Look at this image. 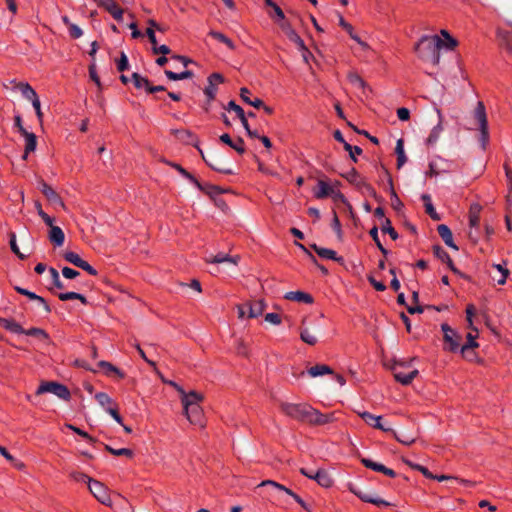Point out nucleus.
Instances as JSON below:
<instances>
[{"label":"nucleus","mask_w":512,"mask_h":512,"mask_svg":"<svg viewBox=\"0 0 512 512\" xmlns=\"http://www.w3.org/2000/svg\"><path fill=\"white\" fill-rule=\"evenodd\" d=\"M313 480H315L320 486L324 488H329L333 485V479L325 470H318L313 475Z\"/></svg>","instance_id":"c756f323"},{"label":"nucleus","mask_w":512,"mask_h":512,"mask_svg":"<svg viewBox=\"0 0 512 512\" xmlns=\"http://www.w3.org/2000/svg\"><path fill=\"white\" fill-rule=\"evenodd\" d=\"M132 81H133L134 86L137 89H141V88H145L146 90L148 89L149 80L146 77H143L136 72L132 74Z\"/></svg>","instance_id":"864d4df0"},{"label":"nucleus","mask_w":512,"mask_h":512,"mask_svg":"<svg viewBox=\"0 0 512 512\" xmlns=\"http://www.w3.org/2000/svg\"><path fill=\"white\" fill-rule=\"evenodd\" d=\"M25 139V149L23 154V159L26 160L28 157V154L31 152H34L37 146V138L36 135L32 132H25L22 135Z\"/></svg>","instance_id":"a878e982"},{"label":"nucleus","mask_w":512,"mask_h":512,"mask_svg":"<svg viewBox=\"0 0 512 512\" xmlns=\"http://www.w3.org/2000/svg\"><path fill=\"white\" fill-rule=\"evenodd\" d=\"M369 235L371 236V238L373 239V241L375 242L376 246L378 247V249L381 251V253L386 256L388 254V250L382 245L380 239H379V236H378V227L377 226H373L370 231H369Z\"/></svg>","instance_id":"49530a36"},{"label":"nucleus","mask_w":512,"mask_h":512,"mask_svg":"<svg viewBox=\"0 0 512 512\" xmlns=\"http://www.w3.org/2000/svg\"><path fill=\"white\" fill-rule=\"evenodd\" d=\"M116 64H117V69L120 72H123L129 68L128 57L124 52L120 53V58L117 60Z\"/></svg>","instance_id":"69168bd1"},{"label":"nucleus","mask_w":512,"mask_h":512,"mask_svg":"<svg viewBox=\"0 0 512 512\" xmlns=\"http://www.w3.org/2000/svg\"><path fill=\"white\" fill-rule=\"evenodd\" d=\"M432 249H433V254L438 259H440L442 262L446 263V261H450L449 254L440 245H434Z\"/></svg>","instance_id":"052dcab7"},{"label":"nucleus","mask_w":512,"mask_h":512,"mask_svg":"<svg viewBox=\"0 0 512 512\" xmlns=\"http://www.w3.org/2000/svg\"><path fill=\"white\" fill-rule=\"evenodd\" d=\"M14 289L19 294L27 296L30 300H35V301L39 302L43 306V308L46 311V313H50L51 312V308H50L49 304L47 303V301L43 297L35 294L34 292H31V291L25 289V288L19 287V286H15Z\"/></svg>","instance_id":"412c9836"},{"label":"nucleus","mask_w":512,"mask_h":512,"mask_svg":"<svg viewBox=\"0 0 512 512\" xmlns=\"http://www.w3.org/2000/svg\"><path fill=\"white\" fill-rule=\"evenodd\" d=\"M62 22L67 26L71 38L78 39L83 35L82 29L78 25L72 23L68 16H62Z\"/></svg>","instance_id":"2f4dec72"},{"label":"nucleus","mask_w":512,"mask_h":512,"mask_svg":"<svg viewBox=\"0 0 512 512\" xmlns=\"http://www.w3.org/2000/svg\"><path fill=\"white\" fill-rule=\"evenodd\" d=\"M300 339L310 346H314L318 342L316 335H314L307 327L300 329Z\"/></svg>","instance_id":"f704fd0d"},{"label":"nucleus","mask_w":512,"mask_h":512,"mask_svg":"<svg viewBox=\"0 0 512 512\" xmlns=\"http://www.w3.org/2000/svg\"><path fill=\"white\" fill-rule=\"evenodd\" d=\"M441 330L444 334V341L449 344V350L452 352L457 351L460 347L461 336L447 323H443L441 325Z\"/></svg>","instance_id":"1a4fd4ad"},{"label":"nucleus","mask_w":512,"mask_h":512,"mask_svg":"<svg viewBox=\"0 0 512 512\" xmlns=\"http://www.w3.org/2000/svg\"><path fill=\"white\" fill-rule=\"evenodd\" d=\"M441 35L444 37V48L452 50L454 47H456L457 41L446 30H441Z\"/></svg>","instance_id":"13d9d810"},{"label":"nucleus","mask_w":512,"mask_h":512,"mask_svg":"<svg viewBox=\"0 0 512 512\" xmlns=\"http://www.w3.org/2000/svg\"><path fill=\"white\" fill-rule=\"evenodd\" d=\"M280 410L286 416L311 425H325L334 421L333 414H324L306 403L281 402Z\"/></svg>","instance_id":"f257e3e1"},{"label":"nucleus","mask_w":512,"mask_h":512,"mask_svg":"<svg viewBox=\"0 0 512 512\" xmlns=\"http://www.w3.org/2000/svg\"><path fill=\"white\" fill-rule=\"evenodd\" d=\"M209 36H211L215 40L225 44L230 50L235 49L234 42L230 38H228L225 34L218 32V31L211 30L209 32Z\"/></svg>","instance_id":"c9c22d12"},{"label":"nucleus","mask_w":512,"mask_h":512,"mask_svg":"<svg viewBox=\"0 0 512 512\" xmlns=\"http://www.w3.org/2000/svg\"><path fill=\"white\" fill-rule=\"evenodd\" d=\"M58 298L61 301H68V300H80L82 304H87V299L84 295L77 293V292H62L58 294Z\"/></svg>","instance_id":"a19ab883"},{"label":"nucleus","mask_w":512,"mask_h":512,"mask_svg":"<svg viewBox=\"0 0 512 512\" xmlns=\"http://www.w3.org/2000/svg\"><path fill=\"white\" fill-rule=\"evenodd\" d=\"M168 165L173 167L175 170H177L183 177L188 179L191 183H193L196 187H200V182L197 180L196 177H194L190 172H188L186 169H184L180 164L172 163V162H166Z\"/></svg>","instance_id":"72a5a7b5"},{"label":"nucleus","mask_w":512,"mask_h":512,"mask_svg":"<svg viewBox=\"0 0 512 512\" xmlns=\"http://www.w3.org/2000/svg\"><path fill=\"white\" fill-rule=\"evenodd\" d=\"M437 114H438L439 122L431 130L429 136L426 139V144L428 146L435 145L436 142L438 141L439 137H440L441 132L443 131V126H442V118H443V116H442V113H441V111L439 109H437Z\"/></svg>","instance_id":"b1692460"},{"label":"nucleus","mask_w":512,"mask_h":512,"mask_svg":"<svg viewBox=\"0 0 512 512\" xmlns=\"http://www.w3.org/2000/svg\"><path fill=\"white\" fill-rule=\"evenodd\" d=\"M165 75L169 80L178 81L183 79H188L193 77V72L190 70H185L180 73L173 72L171 70H165Z\"/></svg>","instance_id":"58836bf2"},{"label":"nucleus","mask_w":512,"mask_h":512,"mask_svg":"<svg viewBox=\"0 0 512 512\" xmlns=\"http://www.w3.org/2000/svg\"><path fill=\"white\" fill-rule=\"evenodd\" d=\"M416 358H410L408 360H395L391 366L393 376L395 380L402 385H409L418 376L419 371L416 368H412V362Z\"/></svg>","instance_id":"20e7f679"},{"label":"nucleus","mask_w":512,"mask_h":512,"mask_svg":"<svg viewBox=\"0 0 512 512\" xmlns=\"http://www.w3.org/2000/svg\"><path fill=\"white\" fill-rule=\"evenodd\" d=\"M9 244L12 252L16 254L19 259L24 260L26 258V255L20 252L16 242V234L14 232L9 233Z\"/></svg>","instance_id":"5fc2aeb1"},{"label":"nucleus","mask_w":512,"mask_h":512,"mask_svg":"<svg viewBox=\"0 0 512 512\" xmlns=\"http://www.w3.org/2000/svg\"><path fill=\"white\" fill-rule=\"evenodd\" d=\"M39 189L49 202L65 209V204H64L62 198L60 197V195L50 185H48L45 181L42 180L39 183Z\"/></svg>","instance_id":"9b49d317"},{"label":"nucleus","mask_w":512,"mask_h":512,"mask_svg":"<svg viewBox=\"0 0 512 512\" xmlns=\"http://www.w3.org/2000/svg\"><path fill=\"white\" fill-rule=\"evenodd\" d=\"M266 308L264 300L259 299L253 302H247V310L249 318H257L263 314Z\"/></svg>","instance_id":"5701e85b"},{"label":"nucleus","mask_w":512,"mask_h":512,"mask_svg":"<svg viewBox=\"0 0 512 512\" xmlns=\"http://www.w3.org/2000/svg\"><path fill=\"white\" fill-rule=\"evenodd\" d=\"M48 238L50 242L57 247L62 246L65 241L64 232L59 226H52V228H50Z\"/></svg>","instance_id":"bb28decb"},{"label":"nucleus","mask_w":512,"mask_h":512,"mask_svg":"<svg viewBox=\"0 0 512 512\" xmlns=\"http://www.w3.org/2000/svg\"><path fill=\"white\" fill-rule=\"evenodd\" d=\"M307 373L310 377H318V376H323V375H332L334 374V371L333 369L326 365V364H316L315 366H312L310 367L308 370H307Z\"/></svg>","instance_id":"c85d7f7f"},{"label":"nucleus","mask_w":512,"mask_h":512,"mask_svg":"<svg viewBox=\"0 0 512 512\" xmlns=\"http://www.w3.org/2000/svg\"><path fill=\"white\" fill-rule=\"evenodd\" d=\"M16 89H18L24 98L31 101L33 108L35 109L37 119L39 122L43 121V113L41 110V103L36 91L31 87V85L27 82H19L16 84Z\"/></svg>","instance_id":"0eeeda50"},{"label":"nucleus","mask_w":512,"mask_h":512,"mask_svg":"<svg viewBox=\"0 0 512 512\" xmlns=\"http://www.w3.org/2000/svg\"><path fill=\"white\" fill-rule=\"evenodd\" d=\"M284 298L286 300L296 301V302H301V303H306V304H312L314 302L313 297L309 293H306L303 291L287 292L284 295Z\"/></svg>","instance_id":"aec40b11"},{"label":"nucleus","mask_w":512,"mask_h":512,"mask_svg":"<svg viewBox=\"0 0 512 512\" xmlns=\"http://www.w3.org/2000/svg\"><path fill=\"white\" fill-rule=\"evenodd\" d=\"M352 492L363 502L371 503L373 505H376L378 507H389L392 506V504L379 496H373L367 493H364L362 491H355L352 490Z\"/></svg>","instance_id":"dca6fc26"},{"label":"nucleus","mask_w":512,"mask_h":512,"mask_svg":"<svg viewBox=\"0 0 512 512\" xmlns=\"http://www.w3.org/2000/svg\"><path fill=\"white\" fill-rule=\"evenodd\" d=\"M25 335L33 336V337H39L44 341H47L49 339L48 334L41 328L32 327L30 329H24Z\"/></svg>","instance_id":"6e6d98bb"},{"label":"nucleus","mask_w":512,"mask_h":512,"mask_svg":"<svg viewBox=\"0 0 512 512\" xmlns=\"http://www.w3.org/2000/svg\"><path fill=\"white\" fill-rule=\"evenodd\" d=\"M246 94H250V90L246 87H242L240 89V97L245 103L255 108H262V106H264V102L260 98H255L254 100H251L250 98H246Z\"/></svg>","instance_id":"e433bc0d"},{"label":"nucleus","mask_w":512,"mask_h":512,"mask_svg":"<svg viewBox=\"0 0 512 512\" xmlns=\"http://www.w3.org/2000/svg\"><path fill=\"white\" fill-rule=\"evenodd\" d=\"M204 94L208 98V103H211L215 99L216 94H217V87H216V85L208 83V85L204 89Z\"/></svg>","instance_id":"774afa93"},{"label":"nucleus","mask_w":512,"mask_h":512,"mask_svg":"<svg viewBox=\"0 0 512 512\" xmlns=\"http://www.w3.org/2000/svg\"><path fill=\"white\" fill-rule=\"evenodd\" d=\"M473 117L479 126V131H480L479 141L481 143L482 148L485 149L489 142V128H488L486 108L482 101L477 102V105L474 109Z\"/></svg>","instance_id":"39448f33"},{"label":"nucleus","mask_w":512,"mask_h":512,"mask_svg":"<svg viewBox=\"0 0 512 512\" xmlns=\"http://www.w3.org/2000/svg\"><path fill=\"white\" fill-rule=\"evenodd\" d=\"M492 267L501 273V277L497 279V283L499 285H504L509 275V270L506 268V262L504 261L503 264H493Z\"/></svg>","instance_id":"3c124183"},{"label":"nucleus","mask_w":512,"mask_h":512,"mask_svg":"<svg viewBox=\"0 0 512 512\" xmlns=\"http://www.w3.org/2000/svg\"><path fill=\"white\" fill-rule=\"evenodd\" d=\"M381 231L389 234L392 240H397L399 237L397 231L392 227L391 221L388 218H384L381 224Z\"/></svg>","instance_id":"37998d69"},{"label":"nucleus","mask_w":512,"mask_h":512,"mask_svg":"<svg viewBox=\"0 0 512 512\" xmlns=\"http://www.w3.org/2000/svg\"><path fill=\"white\" fill-rule=\"evenodd\" d=\"M437 232L448 247H450L454 250H458V246L453 241L452 232L447 225H445V224L438 225Z\"/></svg>","instance_id":"6ab92c4d"},{"label":"nucleus","mask_w":512,"mask_h":512,"mask_svg":"<svg viewBox=\"0 0 512 512\" xmlns=\"http://www.w3.org/2000/svg\"><path fill=\"white\" fill-rule=\"evenodd\" d=\"M442 48L443 39L438 35H423L415 45V52L422 61L438 65Z\"/></svg>","instance_id":"f03ea898"},{"label":"nucleus","mask_w":512,"mask_h":512,"mask_svg":"<svg viewBox=\"0 0 512 512\" xmlns=\"http://www.w3.org/2000/svg\"><path fill=\"white\" fill-rule=\"evenodd\" d=\"M349 82L354 85L357 88L365 89L366 88V82L364 79L358 75L357 73L350 72L347 76Z\"/></svg>","instance_id":"603ef678"},{"label":"nucleus","mask_w":512,"mask_h":512,"mask_svg":"<svg viewBox=\"0 0 512 512\" xmlns=\"http://www.w3.org/2000/svg\"><path fill=\"white\" fill-rule=\"evenodd\" d=\"M175 137L179 140L190 143V140H196V136L187 129H178L173 131Z\"/></svg>","instance_id":"c03bdc74"},{"label":"nucleus","mask_w":512,"mask_h":512,"mask_svg":"<svg viewBox=\"0 0 512 512\" xmlns=\"http://www.w3.org/2000/svg\"><path fill=\"white\" fill-rule=\"evenodd\" d=\"M278 25L281 28V30L285 33L287 38L291 42H293L297 45L299 50L307 52V47L305 46L304 41L297 34V32L292 28L291 24L288 21L283 20V21L279 22Z\"/></svg>","instance_id":"9d476101"},{"label":"nucleus","mask_w":512,"mask_h":512,"mask_svg":"<svg viewBox=\"0 0 512 512\" xmlns=\"http://www.w3.org/2000/svg\"><path fill=\"white\" fill-rule=\"evenodd\" d=\"M220 141L234 149L240 155L244 154L246 151L244 141L240 137L233 140L228 133H224L220 136Z\"/></svg>","instance_id":"f3484780"},{"label":"nucleus","mask_w":512,"mask_h":512,"mask_svg":"<svg viewBox=\"0 0 512 512\" xmlns=\"http://www.w3.org/2000/svg\"><path fill=\"white\" fill-rule=\"evenodd\" d=\"M228 111H233L236 113L237 117L242 120L246 117L244 110L242 107H240L238 104L235 103V101L231 100L228 102L227 106L225 107Z\"/></svg>","instance_id":"bf43d9fd"},{"label":"nucleus","mask_w":512,"mask_h":512,"mask_svg":"<svg viewBox=\"0 0 512 512\" xmlns=\"http://www.w3.org/2000/svg\"><path fill=\"white\" fill-rule=\"evenodd\" d=\"M481 205L478 203H473L469 209V225L470 227H478L480 223V212Z\"/></svg>","instance_id":"7c9ffc66"},{"label":"nucleus","mask_w":512,"mask_h":512,"mask_svg":"<svg viewBox=\"0 0 512 512\" xmlns=\"http://www.w3.org/2000/svg\"><path fill=\"white\" fill-rule=\"evenodd\" d=\"M474 333L472 332H469L466 336V343L461 347V352L464 354L465 351H467L468 349H474V348H477L479 346V344L477 343L476 339L478 337V329L473 327L471 328Z\"/></svg>","instance_id":"473e14b6"},{"label":"nucleus","mask_w":512,"mask_h":512,"mask_svg":"<svg viewBox=\"0 0 512 512\" xmlns=\"http://www.w3.org/2000/svg\"><path fill=\"white\" fill-rule=\"evenodd\" d=\"M105 449L114 456H126L128 458H132L134 455L133 451L129 448L114 449L109 445H105Z\"/></svg>","instance_id":"09e8293b"},{"label":"nucleus","mask_w":512,"mask_h":512,"mask_svg":"<svg viewBox=\"0 0 512 512\" xmlns=\"http://www.w3.org/2000/svg\"><path fill=\"white\" fill-rule=\"evenodd\" d=\"M358 414L365 421V423L368 424L369 426L376 428V429H380L385 432L392 431L391 428L385 427L384 425H382V423H381L382 417L381 416H376V415H373L370 412H366V411L358 413Z\"/></svg>","instance_id":"2eb2a0df"},{"label":"nucleus","mask_w":512,"mask_h":512,"mask_svg":"<svg viewBox=\"0 0 512 512\" xmlns=\"http://www.w3.org/2000/svg\"><path fill=\"white\" fill-rule=\"evenodd\" d=\"M259 486H272L280 491H283L285 492L286 494H288L289 496H291L298 504H300L303 508L306 509V504L305 502L303 501V499L297 495L296 493H294L291 489L285 487L284 485L276 482V481H273V480H264L262 481Z\"/></svg>","instance_id":"4468645a"},{"label":"nucleus","mask_w":512,"mask_h":512,"mask_svg":"<svg viewBox=\"0 0 512 512\" xmlns=\"http://www.w3.org/2000/svg\"><path fill=\"white\" fill-rule=\"evenodd\" d=\"M95 399L105 409L107 407H111L110 405L114 403L113 399L107 393H105V392H98V393H96Z\"/></svg>","instance_id":"4d7b16f0"},{"label":"nucleus","mask_w":512,"mask_h":512,"mask_svg":"<svg viewBox=\"0 0 512 512\" xmlns=\"http://www.w3.org/2000/svg\"><path fill=\"white\" fill-rule=\"evenodd\" d=\"M395 153L397 155V168H401L407 161L405 152H404V144L403 140L399 139L396 143Z\"/></svg>","instance_id":"4c0bfd02"},{"label":"nucleus","mask_w":512,"mask_h":512,"mask_svg":"<svg viewBox=\"0 0 512 512\" xmlns=\"http://www.w3.org/2000/svg\"><path fill=\"white\" fill-rule=\"evenodd\" d=\"M88 488L90 492L93 494V496L102 504L106 506H111L112 501L111 497L108 493L107 487L104 486L103 483L94 480L89 479V485Z\"/></svg>","instance_id":"6e6552de"},{"label":"nucleus","mask_w":512,"mask_h":512,"mask_svg":"<svg viewBox=\"0 0 512 512\" xmlns=\"http://www.w3.org/2000/svg\"><path fill=\"white\" fill-rule=\"evenodd\" d=\"M203 401V395L196 391L188 392V395L182 400L184 414L188 421L193 425L204 426V414L200 403Z\"/></svg>","instance_id":"7ed1b4c3"},{"label":"nucleus","mask_w":512,"mask_h":512,"mask_svg":"<svg viewBox=\"0 0 512 512\" xmlns=\"http://www.w3.org/2000/svg\"><path fill=\"white\" fill-rule=\"evenodd\" d=\"M342 177H344L352 185H355L357 188H364L368 192L374 193L373 187L360 176L355 168H352L346 174H342Z\"/></svg>","instance_id":"f8f14e48"},{"label":"nucleus","mask_w":512,"mask_h":512,"mask_svg":"<svg viewBox=\"0 0 512 512\" xmlns=\"http://www.w3.org/2000/svg\"><path fill=\"white\" fill-rule=\"evenodd\" d=\"M361 463L364 465V467L376 472L382 473V471L385 469V465L375 462L368 458H361Z\"/></svg>","instance_id":"8fccbe9b"},{"label":"nucleus","mask_w":512,"mask_h":512,"mask_svg":"<svg viewBox=\"0 0 512 512\" xmlns=\"http://www.w3.org/2000/svg\"><path fill=\"white\" fill-rule=\"evenodd\" d=\"M44 393H52L56 395L58 398L62 400H69L71 397L70 391L67 386L55 382V381H46L42 382L36 390V394H44Z\"/></svg>","instance_id":"423d86ee"},{"label":"nucleus","mask_w":512,"mask_h":512,"mask_svg":"<svg viewBox=\"0 0 512 512\" xmlns=\"http://www.w3.org/2000/svg\"><path fill=\"white\" fill-rule=\"evenodd\" d=\"M197 188L209 196H215V195H219L222 193V190L220 187H218L216 185H212V184L200 183V187H197Z\"/></svg>","instance_id":"de8ad7c7"},{"label":"nucleus","mask_w":512,"mask_h":512,"mask_svg":"<svg viewBox=\"0 0 512 512\" xmlns=\"http://www.w3.org/2000/svg\"><path fill=\"white\" fill-rule=\"evenodd\" d=\"M333 186L324 180H318L317 188L314 189L313 195L317 199H324L332 194Z\"/></svg>","instance_id":"393cba45"},{"label":"nucleus","mask_w":512,"mask_h":512,"mask_svg":"<svg viewBox=\"0 0 512 512\" xmlns=\"http://www.w3.org/2000/svg\"><path fill=\"white\" fill-rule=\"evenodd\" d=\"M422 200L425 202V211L433 220H440L439 215L434 209L433 204L431 203V198L429 195H422Z\"/></svg>","instance_id":"79ce46f5"},{"label":"nucleus","mask_w":512,"mask_h":512,"mask_svg":"<svg viewBox=\"0 0 512 512\" xmlns=\"http://www.w3.org/2000/svg\"><path fill=\"white\" fill-rule=\"evenodd\" d=\"M311 248L317 253V255L321 258L333 260L338 263H343L344 258L342 256H338L336 251L328 248L319 247L316 244H312Z\"/></svg>","instance_id":"a211bd4d"},{"label":"nucleus","mask_w":512,"mask_h":512,"mask_svg":"<svg viewBox=\"0 0 512 512\" xmlns=\"http://www.w3.org/2000/svg\"><path fill=\"white\" fill-rule=\"evenodd\" d=\"M100 7L107 10L116 21L123 18V9L114 0H94Z\"/></svg>","instance_id":"ddd939ff"},{"label":"nucleus","mask_w":512,"mask_h":512,"mask_svg":"<svg viewBox=\"0 0 512 512\" xmlns=\"http://www.w3.org/2000/svg\"><path fill=\"white\" fill-rule=\"evenodd\" d=\"M342 144H343L345 151H347L349 153L351 160L356 163L358 160H357V157L353 156V152L360 155V154H362V149L359 146H352L351 144H349L346 141Z\"/></svg>","instance_id":"680f3d73"},{"label":"nucleus","mask_w":512,"mask_h":512,"mask_svg":"<svg viewBox=\"0 0 512 512\" xmlns=\"http://www.w3.org/2000/svg\"><path fill=\"white\" fill-rule=\"evenodd\" d=\"M49 273L51 274V279H52L53 285L55 287H57L58 289H63L64 285H63L62 281L60 280L58 271L55 268L51 267V268H49Z\"/></svg>","instance_id":"338daca9"},{"label":"nucleus","mask_w":512,"mask_h":512,"mask_svg":"<svg viewBox=\"0 0 512 512\" xmlns=\"http://www.w3.org/2000/svg\"><path fill=\"white\" fill-rule=\"evenodd\" d=\"M98 366L105 370L106 375H110L111 373H114L121 379L125 377V374L121 370H119L117 367H115L113 364H111L110 362L100 361L98 363Z\"/></svg>","instance_id":"ea45409f"},{"label":"nucleus","mask_w":512,"mask_h":512,"mask_svg":"<svg viewBox=\"0 0 512 512\" xmlns=\"http://www.w3.org/2000/svg\"><path fill=\"white\" fill-rule=\"evenodd\" d=\"M406 463L414 470L422 473L426 478H434V475L424 466L420 464L413 463L411 461H406Z\"/></svg>","instance_id":"0e129e2a"},{"label":"nucleus","mask_w":512,"mask_h":512,"mask_svg":"<svg viewBox=\"0 0 512 512\" xmlns=\"http://www.w3.org/2000/svg\"><path fill=\"white\" fill-rule=\"evenodd\" d=\"M0 326L7 331L15 334H23L24 328L13 319L0 318Z\"/></svg>","instance_id":"cd10ccee"},{"label":"nucleus","mask_w":512,"mask_h":512,"mask_svg":"<svg viewBox=\"0 0 512 512\" xmlns=\"http://www.w3.org/2000/svg\"><path fill=\"white\" fill-rule=\"evenodd\" d=\"M501 45L507 53L512 54V35L509 32L501 34Z\"/></svg>","instance_id":"e2e57ef3"},{"label":"nucleus","mask_w":512,"mask_h":512,"mask_svg":"<svg viewBox=\"0 0 512 512\" xmlns=\"http://www.w3.org/2000/svg\"><path fill=\"white\" fill-rule=\"evenodd\" d=\"M239 260H240V257L238 255L230 256L225 253H218L214 256L207 258L206 261L208 263H212V264L230 263V264H233L236 266L238 264Z\"/></svg>","instance_id":"4be33fe9"},{"label":"nucleus","mask_w":512,"mask_h":512,"mask_svg":"<svg viewBox=\"0 0 512 512\" xmlns=\"http://www.w3.org/2000/svg\"><path fill=\"white\" fill-rule=\"evenodd\" d=\"M63 257L67 262L75 265L76 267H80L82 263L85 261L77 253L73 251H66L63 254Z\"/></svg>","instance_id":"a18cd8bd"}]
</instances>
